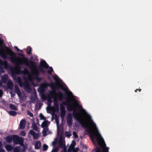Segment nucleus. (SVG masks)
Returning a JSON list of instances; mask_svg holds the SVG:
<instances>
[{
	"label": "nucleus",
	"instance_id": "1",
	"mask_svg": "<svg viewBox=\"0 0 152 152\" xmlns=\"http://www.w3.org/2000/svg\"><path fill=\"white\" fill-rule=\"evenodd\" d=\"M55 80L56 84H51L50 87L53 91H50L49 96L46 98L43 94L41 95V98L43 100L47 99L48 102H51V98L54 100V105L50 107V104H48L47 108L48 113H50L53 116L55 113L58 112L59 107L57 100H62L63 98V95L61 92L56 93L55 90L59 88H62L66 92L67 97L66 102H63L60 104L61 115L63 119L65 113V108L63 105H66L68 109L73 110V115L75 119L78 121L82 125L86 128V131L89 133L90 136L93 142L95 145H99L101 148H97L94 152H108L109 148L106 147V145L103 137L101 135L96 124L94 121L91 117L83 109L80 104V102L74 96L72 92L67 88L63 87L61 80L56 75L53 76Z\"/></svg>",
	"mask_w": 152,
	"mask_h": 152
},
{
	"label": "nucleus",
	"instance_id": "2",
	"mask_svg": "<svg viewBox=\"0 0 152 152\" xmlns=\"http://www.w3.org/2000/svg\"><path fill=\"white\" fill-rule=\"evenodd\" d=\"M0 55L4 58H7V56L9 55L11 61L16 64V66L12 70L13 73L15 74H18L21 72L20 67L18 64H24L29 66L31 68V73H29L26 69L23 71V73L27 77V78L24 79L25 83L23 84L22 83L20 77H17L15 78V80L19 83L21 87H23L26 91L28 92H30L31 88L30 84L28 81H29L34 86H36L33 82V81L34 80L39 81L40 80L37 77L39 72L34 62L32 61H28L24 57H16L15 54L10 49L8 48L4 49L2 48L0 42Z\"/></svg>",
	"mask_w": 152,
	"mask_h": 152
},
{
	"label": "nucleus",
	"instance_id": "3",
	"mask_svg": "<svg viewBox=\"0 0 152 152\" xmlns=\"http://www.w3.org/2000/svg\"><path fill=\"white\" fill-rule=\"evenodd\" d=\"M55 121L57 126L58 135L60 136L59 144L60 147H64L65 146V143L64 141V138L62 136V131L59 129V128L58 127V119L56 118Z\"/></svg>",
	"mask_w": 152,
	"mask_h": 152
},
{
	"label": "nucleus",
	"instance_id": "4",
	"mask_svg": "<svg viewBox=\"0 0 152 152\" xmlns=\"http://www.w3.org/2000/svg\"><path fill=\"white\" fill-rule=\"evenodd\" d=\"M50 122L47 120L44 121L42 123L41 126L44 129L42 132L43 135L45 136L49 134L48 126L50 124Z\"/></svg>",
	"mask_w": 152,
	"mask_h": 152
},
{
	"label": "nucleus",
	"instance_id": "5",
	"mask_svg": "<svg viewBox=\"0 0 152 152\" xmlns=\"http://www.w3.org/2000/svg\"><path fill=\"white\" fill-rule=\"evenodd\" d=\"M13 140L14 144H19L21 145H22L23 140L21 138L19 137L18 136L14 135H13Z\"/></svg>",
	"mask_w": 152,
	"mask_h": 152
},
{
	"label": "nucleus",
	"instance_id": "6",
	"mask_svg": "<svg viewBox=\"0 0 152 152\" xmlns=\"http://www.w3.org/2000/svg\"><path fill=\"white\" fill-rule=\"evenodd\" d=\"M31 135L33 136L34 139H37L40 136L39 133H35L33 130H30L28 134V136L29 138L31 137Z\"/></svg>",
	"mask_w": 152,
	"mask_h": 152
},
{
	"label": "nucleus",
	"instance_id": "7",
	"mask_svg": "<svg viewBox=\"0 0 152 152\" xmlns=\"http://www.w3.org/2000/svg\"><path fill=\"white\" fill-rule=\"evenodd\" d=\"M75 145V141L73 140L71 145L69 146L68 149V152H77L78 151L77 148L75 149H74V147Z\"/></svg>",
	"mask_w": 152,
	"mask_h": 152
},
{
	"label": "nucleus",
	"instance_id": "8",
	"mask_svg": "<svg viewBox=\"0 0 152 152\" xmlns=\"http://www.w3.org/2000/svg\"><path fill=\"white\" fill-rule=\"evenodd\" d=\"M0 86L4 87L6 88H8L11 89L13 87V84L12 81L11 80H9L7 82V86H5L1 83V82L0 81Z\"/></svg>",
	"mask_w": 152,
	"mask_h": 152
},
{
	"label": "nucleus",
	"instance_id": "9",
	"mask_svg": "<svg viewBox=\"0 0 152 152\" xmlns=\"http://www.w3.org/2000/svg\"><path fill=\"white\" fill-rule=\"evenodd\" d=\"M8 66V65L6 61H3L0 60V69H1L2 68L7 69Z\"/></svg>",
	"mask_w": 152,
	"mask_h": 152
},
{
	"label": "nucleus",
	"instance_id": "10",
	"mask_svg": "<svg viewBox=\"0 0 152 152\" xmlns=\"http://www.w3.org/2000/svg\"><path fill=\"white\" fill-rule=\"evenodd\" d=\"M67 122L68 124L71 126L72 125V115L70 114H69L67 116Z\"/></svg>",
	"mask_w": 152,
	"mask_h": 152
},
{
	"label": "nucleus",
	"instance_id": "11",
	"mask_svg": "<svg viewBox=\"0 0 152 152\" xmlns=\"http://www.w3.org/2000/svg\"><path fill=\"white\" fill-rule=\"evenodd\" d=\"M26 124V121L23 119L22 120L20 123V127L21 129H23L25 127Z\"/></svg>",
	"mask_w": 152,
	"mask_h": 152
},
{
	"label": "nucleus",
	"instance_id": "12",
	"mask_svg": "<svg viewBox=\"0 0 152 152\" xmlns=\"http://www.w3.org/2000/svg\"><path fill=\"white\" fill-rule=\"evenodd\" d=\"M34 144L35 146V148L36 149H39L41 145V143L39 141H36L34 142Z\"/></svg>",
	"mask_w": 152,
	"mask_h": 152
},
{
	"label": "nucleus",
	"instance_id": "13",
	"mask_svg": "<svg viewBox=\"0 0 152 152\" xmlns=\"http://www.w3.org/2000/svg\"><path fill=\"white\" fill-rule=\"evenodd\" d=\"M41 66L44 68L47 69L48 66L44 61H41L40 64Z\"/></svg>",
	"mask_w": 152,
	"mask_h": 152
},
{
	"label": "nucleus",
	"instance_id": "14",
	"mask_svg": "<svg viewBox=\"0 0 152 152\" xmlns=\"http://www.w3.org/2000/svg\"><path fill=\"white\" fill-rule=\"evenodd\" d=\"M13 139V136H8L5 138V139L8 142H11Z\"/></svg>",
	"mask_w": 152,
	"mask_h": 152
},
{
	"label": "nucleus",
	"instance_id": "15",
	"mask_svg": "<svg viewBox=\"0 0 152 152\" xmlns=\"http://www.w3.org/2000/svg\"><path fill=\"white\" fill-rule=\"evenodd\" d=\"M48 85V84L47 83H43L41 85L39 89L41 90V92H42L44 91V88L46 87Z\"/></svg>",
	"mask_w": 152,
	"mask_h": 152
},
{
	"label": "nucleus",
	"instance_id": "16",
	"mask_svg": "<svg viewBox=\"0 0 152 152\" xmlns=\"http://www.w3.org/2000/svg\"><path fill=\"white\" fill-rule=\"evenodd\" d=\"M5 148L7 151H10L13 149L12 146L10 145H7L5 146Z\"/></svg>",
	"mask_w": 152,
	"mask_h": 152
},
{
	"label": "nucleus",
	"instance_id": "17",
	"mask_svg": "<svg viewBox=\"0 0 152 152\" xmlns=\"http://www.w3.org/2000/svg\"><path fill=\"white\" fill-rule=\"evenodd\" d=\"M8 76L7 75H4L2 77V83H1L3 84V83H5L8 79Z\"/></svg>",
	"mask_w": 152,
	"mask_h": 152
},
{
	"label": "nucleus",
	"instance_id": "18",
	"mask_svg": "<svg viewBox=\"0 0 152 152\" xmlns=\"http://www.w3.org/2000/svg\"><path fill=\"white\" fill-rule=\"evenodd\" d=\"M15 91L16 92L17 94L18 95V96H20V91L19 89V88L17 86H15Z\"/></svg>",
	"mask_w": 152,
	"mask_h": 152
},
{
	"label": "nucleus",
	"instance_id": "19",
	"mask_svg": "<svg viewBox=\"0 0 152 152\" xmlns=\"http://www.w3.org/2000/svg\"><path fill=\"white\" fill-rule=\"evenodd\" d=\"M9 107L10 109H11L13 110H17V107L12 104H10L9 105Z\"/></svg>",
	"mask_w": 152,
	"mask_h": 152
},
{
	"label": "nucleus",
	"instance_id": "20",
	"mask_svg": "<svg viewBox=\"0 0 152 152\" xmlns=\"http://www.w3.org/2000/svg\"><path fill=\"white\" fill-rule=\"evenodd\" d=\"M24 151H21L19 147H16L14 149V152H23Z\"/></svg>",
	"mask_w": 152,
	"mask_h": 152
},
{
	"label": "nucleus",
	"instance_id": "21",
	"mask_svg": "<svg viewBox=\"0 0 152 152\" xmlns=\"http://www.w3.org/2000/svg\"><path fill=\"white\" fill-rule=\"evenodd\" d=\"M32 128L34 130L37 131V132H39V130L37 127V126L35 124H33L32 125Z\"/></svg>",
	"mask_w": 152,
	"mask_h": 152
},
{
	"label": "nucleus",
	"instance_id": "22",
	"mask_svg": "<svg viewBox=\"0 0 152 152\" xmlns=\"http://www.w3.org/2000/svg\"><path fill=\"white\" fill-rule=\"evenodd\" d=\"M8 113L11 115L15 116L16 115L17 113L14 111H9L8 112Z\"/></svg>",
	"mask_w": 152,
	"mask_h": 152
},
{
	"label": "nucleus",
	"instance_id": "23",
	"mask_svg": "<svg viewBox=\"0 0 152 152\" xmlns=\"http://www.w3.org/2000/svg\"><path fill=\"white\" fill-rule=\"evenodd\" d=\"M27 52L28 54H30L31 53V48L30 47H28L27 48Z\"/></svg>",
	"mask_w": 152,
	"mask_h": 152
},
{
	"label": "nucleus",
	"instance_id": "24",
	"mask_svg": "<svg viewBox=\"0 0 152 152\" xmlns=\"http://www.w3.org/2000/svg\"><path fill=\"white\" fill-rule=\"evenodd\" d=\"M39 117L41 119L45 120L46 118L44 115L41 113H40L39 115Z\"/></svg>",
	"mask_w": 152,
	"mask_h": 152
},
{
	"label": "nucleus",
	"instance_id": "25",
	"mask_svg": "<svg viewBox=\"0 0 152 152\" xmlns=\"http://www.w3.org/2000/svg\"><path fill=\"white\" fill-rule=\"evenodd\" d=\"M20 135L24 136L26 135V133L24 131H22L20 132Z\"/></svg>",
	"mask_w": 152,
	"mask_h": 152
},
{
	"label": "nucleus",
	"instance_id": "26",
	"mask_svg": "<svg viewBox=\"0 0 152 152\" xmlns=\"http://www.w3.org/2000/svg\"><path fill=\"white\" fill-rule=\"evenodd\" d=\"M48 148V146L46 145H43V151H46L47 150Z\"/></svg>",
	"mask_w": 152,
	"mask_h": 152
},
{
	"label": "nucleus",
	"instance_id": "27",
	"mask_svg": "<svg viewBox=\"0 0 152 152\" xmlns=\"http://www.w3.org/2000/svg\"><path fill=\"white\" fill-rule=\"evenodd\" d=\"M49 70L48 71V73L50 74L53 72V69L51 67H49Z\"/></svg>",
	"mask_w": 152,
	"mask_h": 152
},
{
	"label": "nucleus",
	"instance_id": "28",
	"mask_svg": "<svg viewBox=\"0 0 152 152\" xmlns=\"http://www.w3.org/2000/svg\"><path fill=\"white\" fill-rule=\"evenodd\" d=\"M65 135L68 137H69L71 136V134L70 133L66 132L65 133Z\"/></svg>",
	"mask_w": 152,
	"mask_h": 152
},
{
	"label": "nucleus",
	"instance_id": "29",
	"mask_svg": "<svg viewBox=\"0 0 152 152\" xmlns=\"http://www.w3.org/2000/svg\"><path fill=\"white\" fill-rule=\"evenodd\" d=\"M59 148H57L55 149H54L51 152H56L58 150Z\"/></svg>",
	"mask_w": 152,
	"mask_h": 152
},
{
	"label": "nucleus",
	"instance_id": "30",
	"mask_svg": "<svg viewBox=\"0 0 152 152\" xmlns=\"http://www.w3.org/2000/svg\"><path fill=\"white\" fill-rule=\"evenodd\" d=\"M73 134L74 137L75 138H77V135L76 133L75 132H73Z\"/></svg>",
	"mask_w": 152,
	"mask_h": 152
},
{
	"label": "nucleus",
	"instance_id": "31",
	"mask_svg": "<svg viewBox=\"0 0 152 152\" xmlns=\"http://www.w3.org/2000/svg\"><path fill=\"white\" fill-rule=\"evenodd\" d=\"M57 140L56 139L53 142L52 144L53 145H55L56 143H57Z\"/></svg>",
	"mask_w": 152,
	"mask_h": 152
},
{
	"label": "nucleus",
	"instance_id": "32",
	"mask_svg": "<svg viewBox=\"0 0 152 152\" xmlns=\"http://www.w3.org/2000/svg\"><path fill=\"white\" fill-rule=\"evenodd\" d=\"M3 94V91L1 90H0V97L2 96Z\"/></svg>",
	"mask_w": 152,
	"mask_h": 152
},
{
	"label": "nucleus",
	"instance_id": "33",
	"mask_svg": "<svg viewBox=\"0 0 152 152\" xmlns=\"http://www.w3.org/2000/svg\"><path fill=\"white\" fill-rule=\"evenodd\" d=\"M0 152H5V151L4 149L0 148Z\"/></svg>",
	"mask_w": 152,
	"mask_h": 152
},
{
	"label": "nucleus",
	"instance_id": "34",
	"mask_svg": "<svg viewBox=\"0 0 152 152\" xmlns=\"http://www.w3.org/2000/svg\"><path fill=\"white\" fill-rule=\"evenodd\" d=\"M28 114L31 117L33 116V114L32 113L30 112L28 113Z\"/></svg>",
	"mask_w": 152,
	"mask_h": 152
},
{
	"label": "nucleus",
	"instance_id": "35",
	"mask_svg": "<svg viewBox=\"0 0 152 152\" xmlns=\"http://www.w3.org/2000/svg\"><path fill=\"white\" fill-rule=\"evenodd\" d=\"M15 49H16L18 51H19V49L18 48V47H17L15 46Z\"/></svg>",
	"mask_w": 152,
	"mask_h": 152
},
{
	"label": "nucleus",
	"instance_id": "36",
	"mask_svg": "<svg viewBox=\"0 0 152 152\" xmlns=\"http://www.w3.org/2000/svg\"><path fill=\"white\" fill-rule=\"evenodd\" d=\"M2 146V144L1 142H0V147H1Z\"/></svg>",
	"mask_w": 152,
	"mask_h": 152
},
{
	"label": "nucleus",
	"instance_id": "37",
	"mask_svg": "<svg viewBox=\"0 0 152 152\" xmlns=\"http://www.w3.org/2000/svg\"><path fill=\"white\" fill-rule=\"evenodd\" d=\"M10 93L11 94V95H12V96H13L14 95V94H12V91H10Z\"/></svg>",
	"mask_w": 152,
	"mask_h": 152
},
{
	"label": "nucleus",
	"instance_id": "38",
	"mask_svg": "<svg viewBox=\"0 0 152 152\" xmlns=\"http://www.w3.org/2000/svg\"><path fill=\"white\" fill-rule=\"evenodd\" d=\"M40 70L42 72H44V71L41 68H40Z\"/></svg>",
	"mask_w": 152,
	"mask_h": 152
},
{
	"label": "nucleus",
	"instance_id": "39",
	"mask_svg": "<svg viewBox=\"0 0 152 152\" xmlns=\"http://www.w3.org/2000/svg\"><path fill=\"white\" fill-rule=\"evenodd\" d=\"M1 72H4V71L3 70H1Z\"/></svg>",
	"mask_w": 152,
	"mask_h": 152
},
{
	"label": "nucleus",
	"instance_id": "40",
	"mask_svg": "<svg viewBox=\"0 0 152 152\" xmlns=\"http://www.w3.org/2000/svg\"><path fill=\"white\" fill-rule=\"evenodd\" d=\"M5 103H6V102L4 101V103L5 104Z\"/></svg>",
	"mask_w": 152,
	"mask_h": 152
},
{
	"label": "nucleus",
	"instance_id": "41",
	"mask_svg": "<svg viewBox=\"0 0 152 152\" xmlns=\"http://www.w3.org/2000/svg\"><path fill=\"white\" fill-rule=\"evenodd\" d=\"M137 91V89H136V90H135V92H136Z\"/></svg>",
	"mask_w": 152,
	"mask_h": 152
},
{
	"label": "nucleus",
	"instance_id": "42",
	"mask_svg": "<svg viewBox=\"0 0 152 152\" xmlns=\"http://www.w3.org/2000/svg\"><path fill=\"white\" fill-rule=\"evenodd\" d=\"M32 102H34L35 101L34 100H33L32 101Z\"/></svg>",
	"mask_w": 152,
	"mask_h": 152
},
{
	"label": "nucleus",
	"instance_id": "43",
	"mask_svg": "<svg viewBox=\"0 0 152 152\" xmlns=\"http://www.w3.org/2000/svg\"><path fill=\"white\" fill-rule=\"evenodd\" d=\"M139 91H140L141 89H140V90H139Z\"/></svg>",
	"mask_w": 152,
	"mask_h": 152
}]
</instances>
